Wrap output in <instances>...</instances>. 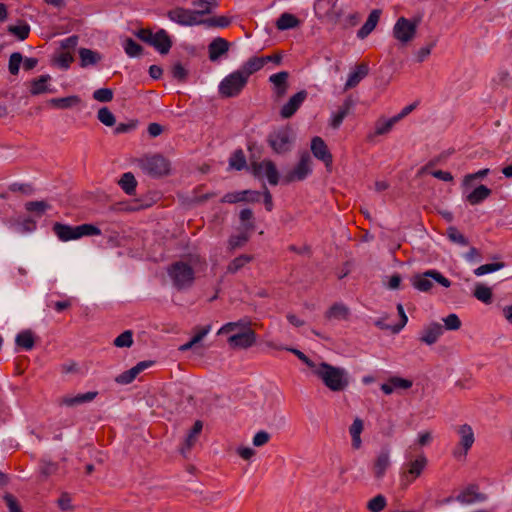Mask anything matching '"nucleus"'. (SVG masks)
I'll return each mask as SVG.
<instances>
[{"label": "nucleus", "instance_id": "13", "mask_svg": "<svg viewBox=\"0 0 512 512\" xmlns=\"http://www.w3.org/2000/svg\"><path fill=\"white\" fill-rule=\"evenodd\" d=\"M252 172L257 177L266 176L271 185H277L279 182V174L275 164L271 160H264L251 165Z\"/></svg>", "mask_w": 512, "mask_h": 512}, {"label": "nucleus", "instance_id": "1", "mask_svg": "<svg viewBox=\"0 0 512 512\" xmlns=\"http://www.w3.org/2000/svg\"><path fill=\"white\" fill-rule=\"evenodd\" d=\"M313 373L333 392L344 391L349 385L348 372L342 367L321 362L315 367Z\"/></svg>", "mask_w": 512, "mask_h": 512}, {"label": "nucleus", "instance_id": "36", "mask_svg": "<svg viewBox=\"0 0 512 512\" xmlns=\"http://www.w3.org/2000/svg\"><path fill=\"white\" fill-rule=\"evenodd\" d=\"M15 343L25 351H30L35 345V335L31 330H24L17 334Z\"/></svg>", "mask_w": 512, "mask_h": 512}, {"label": "nucleus", "instance_id": "9", "mask_svg": "<svg viewBox=\"0 0 512 512\" xmlns=\"http://www.w3.org/2000/svg\"><path fill=\"white\" fill-rule=\"evenodd\" d=\"M267 141L275 153L283 154L290 151L294 134L289 127H282L270 133Z\"/></svg>", "mask_w": 512, "mask_h": 512}, {"label": "nucleus", "instance_id": "54", "mask_svg": "<svg viewBox=\"0 0 512 512\" xmlns=\"http://www.w3.org/2000/svg\"><path fill=\"white\" fill-rule=\"evenodd\" d=\"M447 236L450 241L461 246H467L469 243L468 239L456 227H449L447 229Z\"/></svg>", "mask_w": 512, "mask_h": 512}, {"label": "nucleus", "instance_id": "63", "mask_svg": "<svg viewBox=\"0 0 512 512\" xmlns=\"http://www.w3.org/2000/svg\"><path fill=\"white\" fill-rule=\"evenodd\" d=\"M248 241V235L246 233H241L239 235H233L229 239V247L231 249H236L242 247Z\"/></svg>", "mask_w": 512, "mask_h": 512}, {"label": "nucleus", "instance_id": "50", "mask_svg": "<svg viewBox=\"0 0 512 512\" xmlns=\"http://www.w3.org/2000/svg\"><path fill=\"white\" fill-rule=\"evenodd\" d=\"M7 30L19 40L23 41L29 36L30 26L27 23H23L21 25H10Z\"/></svg>", "mask_w": 512, "mask_h": 512}, {"label": "nucleus", "instance_id": "25", "mask_svg": "<svg viewBox=\"0 0 512 512\" xmlns=\"http://www.w3.org/2000/svg\"><path fill=\"white\" fill-rule=\"evenodd\" d=\"M97 395V391H89L86 393L77 394L75 396H64L58 400V403L59 405H65L69 407L77 406L93 401Z\"/></svg>", "mask_w": 512, "mask_h": 512}, {"label": "nucleus", "instance_id": "19", "mask_svg": "<svg viewBox=\"0 0 512 512\" xmlns=\"http://www.w3.org/2000/svg\"><path fill=\"white\" fill-rule=\"evenodd\" d=\"M260 200V193L252 190H244L239 192L227 193L221 199L223 203H238V202H258Z\"/></svg>", "mask_w": 512, "mask_h": 512}, {"label": "nucleus", "instance_id": "26", "mask_svg": "<svg viewBox=\"0 0 512 512\" xmlns=\"http://www.w3.org/2000/svg\"><path fill=\"white\" fill-rule=\"evenodd\" d=\"M289 74L286 71H281L275 74H272L269 77V81L274 86V93L277 98H282L288 89V80Z\"/></svg>", "mask_w": 512, "mask_h": 512}, {"label": "nucleus", "instance_id": "49", "mask_svg": "<svg viewBox=\"0 0 512 512\" xmlns=\"http://www.w3.org/2000/svg\"><path fill=\"white\" fill-rule=\"evenodd\" d=\"M387 506V500L382 494H378L367 502L370 512H382Z\"/></svg>", "mask_w": 512, "mask_h": 512}, {"label": "nucleus", "instance_id": "46", "mask_svg": "<svg viewBox=\"0 0 512 512\" xmlns=\"http://www.w3.org/2000/svg\"><path fill=\"white\" fill-rule=\"evenodd\" d=\"M123 49L125 53L129 57H138L142 53V46L138 44L136 41H134L132 38H126L124 39L122 43Z\"/></svg>", "mask_w": 512, "mask_h": 512}, {"label": "nucleus", "instance_id": "17", "mask_svg": "<svg viewBox=\"0 0 512 512\" xmlns=\"http://www.w3.org/2000/svg\"><path fill=\"white\" fill-rule=\"evenodd\" d=\"M160 54H167L172 47V39L168 32L164 29H159L156 33H153L150 44Z\"/></svg>", "mask_w": 512, "mask_h": 512}, {"label": "nucleus", "instance_id": "37", "mask_svg": "<svg viewBox=\"0 0 512 512\" xmlns=\"http://www.w3.org/2000/svg\"><path fill=\"white\" fill-rule=\"evenodd\" d=\"M349 314V308L346 305L335 303L326 312L325 317L329 320H346Z\"/></svg>", "mask_w": 512, "mask_h": 512}, {"label": "nucleus", "instance_id": "58", "mask_svg": "<svg viewBox=\"0 0 512 512\" xmlns=\"http://www.w3.org/2000/svg\"><path fill=\"white\" fill-rule=\"evenodd\" d=\"M489 172H490V170L488 168H484V169L477 171L476 173L467 174L463 178L462 186L469 187L474 180L482 179V178L486 177L489 174Z\"/></svg>", "mask_w": 512, "mask_h": 512}, {"label": "nucleus", "instance_id": "2", "mask_svg": "<svg viewBox=\"0 0 512 512\" xmlns=\"http://www.w3.org/2000/svg\"><path fill=\"white\" fill-rule=\"evenodd\" d=\"M52 230L57 238L62 242L80 239L84 236L100 235L101 230L92 224H81L71 226L60 222L54 223Z\"/></svg>", "mask_w": 512, "mask_h": 512}, {"label": "nucleus", "instance_id": "33", "mask_svg": "<svg viewBox=\"0 0 512 512\" xmlns=\"http://www.w3.org/2000/svg\"><path fill=\"white\" fill-rule=\"evenodd\" d=\"M380 10H373L363 26L358 30L357 37L360 39L366 38L376 27L380 19Z\"/></svg>", "mask_w": 512, "mask_h": 512}, {"label": "nucleus", "instance_id": "7", "mask_svg": "<svg viewBox=\"0 0 512 512\" xmlns=\"http://www.w3.org/2000/svg\"><path fill=\"white\" fill-rule=\"evenodd\" d=\"M433 281L445 288L451 286V281L437 270H427L422 274L415 275L412 278V285L421 292H428L433 286Z\"/></svg>", "mask_w": 512, "mask_h": 512}, {"label": "nucleus", "instance_id": "3", "mask_svg": "<svg viewBox=\"0 0 512 512\" xmlns=\"http://www.w3.org/2000/svg\"><path fill=\"white\" fill-rule=\"evenodd\" d=\"M167 274L178 290L190 288L195 280L194 269L183 261L172 263L167 269Z\"/></svg>", "mask_w": 512, "mask_h": 512}, {"label": "nucleus", "instance_id": "16", "mask_svg": "<svg viewBox=\"0 0 512 512\" xmlns=\"http://www.w3.org/2000/svg\"><path fill=\"white\" fill-rule=\"evenodd\" d=\"M311 151L317 159L324 162L326 167H330L332 165V155L329 152L327 145L325 144L322 138L316 136L312 139Z\"/></svg>", "mask_w": 512, "mask_h": 512}, {"label": "nucleus", "instance_id": "45", "mask_svg": "<svg viewBox=\"0 0 512 512\" xmlns=\"http://www.w3.org/2000/svg\"><path fill=\"white\" fill-rule=\"evenodd\" d=\"M246 166V157L243 150L234 151L229 159V167L235 170H242Z\"/></svg>", "mask_w": 512, "mask_h": 512}, {"label": "nucleus", "instance_id": "31", "mask_svg": "<svg viewBox=\"0 0 512 512\" xmlns=\"http://www.w3.org/2000/svg\"><path fill=\"white\" fill-rule=\"evenodd\" d=\"M492 191L485 185H479L473 191L466 195L465 199L470 205H478L486 200Z\"/></svg>", "mask_w": 512, "mask_h": 512}, {"label": "nucleus", "instance_id": "24", "mask_svg": "<svg viewBox=\"0 0 512 512\" xmlns=\"http://www.w3.org/2000/svg\"><path fill=\"white\" fill-rule=\"evenodd\" d=\"M443 332L444 328L439 323H430L429 325L423 328L420 336V341L427 345H433L438 341Z\"/></svg>", "mask_w": 512, "mask_h": 512}, {"label": "nucleus", "instance_id": "4", "mask_svg": "<svg viewBox=\"0 0 512 512\" xmlns=\"http://www.w3.org/2000/svg\"><path fill=\"white\" fill-rule=\"evenodd\" d=\"M208 10H192L183 7H176L167 12L170 21L180 26H198L202 24V16Z\"/></svg>", "mask_w": 512, "mask_h": 512}, {"label": "nucleus", "instance_id": "22", "mask_svg": "<svg viewBox=\"0 0 512 512\" xmlns=\"http://www.w3.org/2000/svg\"><path fill=\"white\" fill-rule=\"evenodd\" d=\"M152 365L151 361H141L137 363L134 367L131 369L119 374L115 381L118 384L127 385L134 381V379L145 369L150 367Z\"/></svg>", "mask_w": 512, "mask_h": 512}, {"label": "nucleus", "instance_id": "34", "mask_svg": "<svg viewBox=\"0 0 512 512\" xmlns=\"http://www.w3.org/2000/svg\"><path fill=\"white\" fill-rule=\"evenodd\" d=\"M353 106V101L350 98L345 99L341 107L336 113H333L330 120V125L337 129L342 124L344 118L348 115Z\"/></svg>", "mask_w": 512, "mask_h": 512}, {"label": "nucleus", "instance_id": "20", "mask_svg": "<svg viewBox=\"0 0 512 512\" xmlns=\"http://www.w3.org/2000/svg\"><path fill=\"white\" fill-rule=\"evenodd\" d=\"M230 43L222 38L216 37L214 38L210 44L208 45V53L209 59L212 62H216L223 55H226L229 51Z\"/></svg>", "mask_w": 512, "mask_h": 512}, {"label": "nucleus", "instance_id": "38", "mask_svg": "<svg viewBox=\"0 0 512 512\" xmlns=\"http://www.w3.org/2000/svg\"><path fill=\"white\" fill-rule=\"evenodd\" d=\"M51 77L49 75H41L39 78L31 81L30 93L32 95H40L51 90L48 87V82Z\"/></svg>", "mask_w": 512, "mask_h": 512}, {"label": "nucleus", "instance_id": "62", "mask_svg": "<svg viewBox=\"0 0 512 512\" xmlns=\"http://www.w3.org/2000/svg\"><path fill=\"white\" fill-rule=\"evenodd\" d=\"M211 325L197 326L194 328L195 334L191 340L197 345L199 344L211 331Z\"/></svg>", "mask_w": 512, "mask_h": 512}, {"label": "nucleus", "instance_id": "39", "mask_svg": "<svg viewBox=\"0 0 512 512\" xmlns=\"http://www.w3.org/2000/svg\"><path fill=\"white\" fill-rule=\"evenodd\" d=\"M300 21L291 13H283L276 21V27L280 31L293 29L299 25Z\"/></svg>", "mask_w": 512, "mask_h": 512}, {"label": "nucleus", "instance_id": "18", "mask_svg": "<svg viewBox=\"0 0 512 512\" xmlns=\"http://www.w3.org/2000/svg\"><path fill=\"white\" fill-rule=\"evenodd\" d=\"M307 92L305 90H301L294 94L288 102L282 107L280 114L283 118L287 119L292 117L296 111L300 108L302 103L307 98Z\"/></svg>", "mask_w": 512, "mask_h": 512}, {"label": "nucleus", "instance_id": "60", "mask_svg": "<svg viewBox=\"0 0 512 512\" xmlns=\"http://www.w3.org/2000/svg\"><path fill=\"white\" fill-rule=\"evenodd\" d=\"M58 507L64 511V512H70L73 511L74 506L72 504V498L70 494L67 492L61 493L58 501H57Z\"/></svg>", "mask_w": 512, "mask_h": 512}, {"label": "nucleus", "instance_id": "61", "mask_svg": "<svg viewBox=\"0 0 512 512\" xmlns=\"http://www.w3.org/2000/svg\"><path fill=\"white\" fill-rule=\"evenodd\" d=\"M58 471V464L50 460L43 459L40 465V472L45 477L55 474Z\"/></svg>", "mask_w": 512, "mask_h": 512}, {"label": "nucleus", "instance_id": "44", "mask_svg": "<svg viewBox=\"0 0 512 512\" xmlns=\"http://www.w3.org/2000/svg\"><path fill=\"white\" fill-rule=\"evenodd\" d=\"M397 122V118L394 117L389 119L381 118L377 120L375 123V135H385L389 133Z\"/></svg>", "mask_w": 512, "mask_h": 512}, {"label": "nucleus", "instance_id": "43", "mask_svg": "<svg viewBox=\"0 0 512 512\" xmlns=\"http://www.w3.org/2000/svg\"><path fill=\"white\" fill-rule=\"evenodd\" d=\"M253 257L247 254H242L233 259L227 266V273L235 274L241 270L245 265L252 261Z\"/></svg>", "mask_w": 512, "mask_h": 512}, {"label": "nucleus", "instance_id": "29", "mask_svg": "<svg viewBox=\"0 0 512 512\" xmlns=\"http://www.w3.org/2000/svg\"><path fill=\"white\" fill-rule=\"evenodd\" d=\"M369 72L368 65L365 63H361L356 66L355 70H353L345 83V90L356 87L362 79H364Z\"/></svg>", "mask_w": 512, "mask_h": 512}, {"label": "nucleus", "instance_id": "23", "mask_svg": "<svg viewBox=\"0 0 512 512\" xmlns=\"http://www.w3.org/2000/svg\"><path fill=\"white\" fill-rule=\"evenodd\" d=\"M203 429V422L201 420H197L192 428L187 433L184 442L180 448V453L183 456H187L188 452L194 445L197 443L199 435Z\"/></svg>", "mask_w": 512, "mask_h": 512}, {"label": "nucleus", "instance_id": "6", "mask_svg": "<svg viewBox=\"0 0 512 512\" xmlns=\"http://www.w3.org/2000/svg\"><path fill=\"white\" fill-rule=\"evenodd\" d=\"M248 79L245 74L239 70L227 75L219 84V93L221 96L230 98L240 94L246 86Z\"/></svg>", "mask_w": 512, "mask_h": 512}, {"label": "nucleus", "instance_id": "51", "mask_svg": "<svg viewBox=\"0 0 512 512\" xmlns=\"http://www.w3.org/2000/svg\"><path fill=\"white\" fill-rule=\"evenodd\" d=\"M25 208L27 211L33 212L38 217H41L50 206L45 201H30L25 204Z\"/></svg>", "mask_w": 512, "mask_h": 512}, {"label": "nucleus", "instance_id": "30", "mask_svg": "<svg viewBox=\"0 0 512 512\" xmlns=\"http://www.w3.org/2000/svg\"><path fill=\"white\" fill-rule=\"evenodd\" d=\"M246 329H251L250 328V321L248 319H240L236 322H228L226 324H224L217 332L218 335H225V334H229V336L231 334H234V333H239V332H245Z\"/></svg>", "mask_w": 512, "mask_h": 512}, {"label": "nucleus", "instance_id": "56", "mask_svg": "<svg viewBox=\"0 0 512 512\" xmlns=\"http://www.w3.org/2000/svg\"><path fill=\"white\" fill-rule=\"evenodd\" d=\"M23 61V56L19 52H14L9 57L8 70L12 75L19 73L20 65Z\"/></svg>", "mask_w": 512, "mask_h": 512}, {"label": "nucleus", "instance_id": "11", "mask_svg": "<svg viewBox=\"0 0 512 512\" xmlns=\"http://www.w3.org/2000/svg\"><path fill=\"white\" fill-rule=\"evenodd\" d=\"M427 458L421 454L416 459L406 464V470L401 474V484L404 487L409 486L418 478L427 465Z\"/></svg>", "mask_w": 512, "mask_h": 512}, {"label": "nucleus", "instance_id": "48", "mask_svg": "<svg viewBox=\"0 0 512 512\" xmlns=\"http://www.w3.org/2000/svg\"><path fill=\"white\" fill-rule=\"evenodd\" d=\"M230 22H231L230 19L226 16H216V17H211L208 19L202 18L201 25H204L208 28H212V27L226 28L230 25Z\"/></svg>", "mask_w": 512, "mask_h": 512}, {"label": "nucleus", "instance_id": "27", "mask_svg": "<svg viewBox=\"0 0 512 512\" xmlns=\"http://www.w3.org/2000/svg\"><path fill=\"white\" fill-rule=\"evenodd\" d=\"M270 60H272L271 56L252 57L244 63L239 71L242 74H245L248 79L250 75L262 69L266 63L270 62Z\"/></svg>", "mask_w": 512, "mask_h": 512}, {"label": "nucleus", "instance_id": "41", "mask_svg": "<svg viewBox=\"0 0 512 512\" xmlns=\"http://www.w3.org/2000/svg\"><path fill=\"white\" fill-rule=\"evenodd\" d=\"M364 423L361 418H355L353 424L349 428L350 435L352 437V446L355 449L361 447V432L363 431Z\"/></svg>", "mask_w": 512, "mask_h": 512}, {"label": "nucleus", "instance_id": "40", "mask_svg": "<svg viewBox=\"0 0 512 512\" xmlns=\"http://www.w3.org/2000/svg\"><path fill=\"white\" fill-rule=\"evenodd\" d=\"M79 57L81 61L80 64L82 67L95 65L101 60V55L98 52H95L88 48H81L79 50Z\"/></svg>", "mask_w": 512, "mask_h": 512}, {"label": "nucleus", "instance_id": "32", "mask_svg": "<svg viewBox=\"0 0 512 512\" xmlns=\"http://www.w3.org/2000/svg\"><path fill=\"white\" fill-rule=\"evenodd\" d=\"M8 227L16 233H30L36 229V222L31 218L23 220H8Z\"/></svg>", "mask_w": 512, "mask_h": 512}, {"label": "nucleus", "instance_id": "28", "mask_svg": "<svg viewBox=\"0 0 512 512\" xmlns=\"http://www.w3.org/2000/svg\"><path fill=\"white\" fill-rule=\"evenodd\" d=\"M390 466V451L389 449H382L377 455L374 463V475L376 478L381 479L384 477L387 469Z\"/></svg>", "mask_w": 512, "mask_h": 512}, {"label": "nucleus", "instance_id": "5", "mask_svg": "<svg viewBox=\"0 0 512 512\" xmlns=\"http://www.w3.org/2000/svg\"><path fill=\"white\" fill-rule=\"evenodd\" d=\"M138 165L144 173L154 178L165 176L170 170L169 161L158 154L139 159Z\"/></svg>", "mask_w": 512, "mask_h": 512}, {"label": "nucleus", "instance_id": "21", "mask_svg": "<svg viewBox=\"0 0 512 512\" xmlns=\"http://www.w3.org/2000/svg\"><path fill=\"white\" fill-rule=\"evenodd\" d=\"M412 385L413 383L409 379L393 376L389 378L386 383L381 385V390L384 394L390 395L397 391L408 390Z\"/></svg>", "mask_w": 512, "mask_h": 512}, {"label": "nucleus", "instance_id": "55", "mask_svg": "<svg viewBox=\"0 0 512 512\" xmlns=\"http://www.w3.org/2000/svg\"><path fill=\"white\" fill-rule=\"evenodd\" d=\"M97 118L102 124L108 127L113 126L116 122L115 116L107 107H102L98 110Z\"/></svg>", "mask_w": 512, "mask_h": 512}, {"label": "nucleus", "instance_id": "53", "mask_svg": "<svg viewBox=\"0 0 512 512\" xmlns=\"http://www.w3.org/2000/svg\"><path fill=\"white\" fill-rule=\"evenodd\" d=\"M505 266L503 262L483 264L474 270L476 276H482L488 273H493L502 269Z\"/></svg>", "mask_w": 512, "mask_h": 512}, {"label": "nucleus", "instance_id": "64", "mask_svg": "<svg viewBox=\"0 0 512 512\" xmlns=\"http://www.w3.org/2000/svg\"><path fill=\"white\" fill-rule=\"evenodd\" d=\"M3 499L7 505L8 512H22L20 509V506H19L17 500L14 498V496H12L11 494H6L3 497Z\"/></svg>", "mask_w": 512, "mask_h": 512}, {"label": "nucleus", "instance_id": "47", "mask_svg": "<svg viewBox=\"0 0 512 512\" xmlns=\"http://www.w3.org/2000/svg\"><path fill=\"white\" fill-rule=\"evenodd\" d=\"M473 295L476 299L483 303H490L492 300V290L491 288L483 285V284H477L474 289Z\"/></svg>", "mask_w": 512, "mask_h": 512}, {"label": "nucleus", "instance_id": "52", "mask_svg": "<svg viewBox=\"0 0 512 512\" xmlns=\"http://www.w3.org/2000/svg\"><path fill=\"white\" fill-rule=\"evenodd\" d=\"M133 344V333L131 330H126L117 336L114 340V345L119 348H129Z\"/></svg>", "mask_w": 512, "mask_h": 512}, {"label": "nucleus", "instance_id": "59", "mask_svg": "<svg viewBox=\"0 0 512 512\" xmlns=\"http://www.w3.org/2000/svg\"><path fill=\"white\" fill-rule=\"evenodd\" d=\"M93 98L102 103L110 102L113 99V91L109 88H100L94 91Z\"/></svg>", "mask_w": 512, "mask_h": 512}, {"label": "nucleus", "instance_id": "42", "mask_svg": "<svg viewBox=\"0 0 512 512\" xmlns=\"http://www.w3.org/2000/svg\"><path fill=\"white\" fill-rule=\"evenodd\" d=\"M118 183H119L120 187L122 188V190L126 194H128V195L135 194L137 181L132 173H130V172L124 173Z\"/></svg>", "mask_w": 512, "mask_h": 512}, {"label": "nucleus", "instance_id": "14", "mask_svg": "<svg viewBox=\"0 0 512 512\" xmlns=\"http://www.w3.org/2000/svg\"><path fill=\"white\" fill-rule=\"evenodd\" d=\"M227 342L233 349H247L255 344L256 334L252 329H246L245 332L231 334Z\"/></svg>", "mask_w": 512, "mask_h": 512}, {"label": "nucleus", "instance_id": "10", "mask_svg": "<svg viewBox=\"0 0 512 512\" xmlns=\"http://www.w3.org/2000/svg\"><path fill=\"white\" fill-rule=\"evenodd\" d=\"M417 22L409 20L405 17H400L394 27L393 36L402 44H407L412 41L416 35Z\"/></svg>", "mask_w": 512, "mask_h": 512}, {"label": "nucleus", "instance_id": "12", "mask_svg": "<svg viewBox=\"0 0 512 512\" xmlns=\"http://www.w3.org/2000/svg\"><path fill=\"white\" fill-rule=\"evenodd\" d=\"M311 172V157L308 152H303L300 155V159L297 165L285 175L284 181L287 183L302 181L308 175H310Z\"/></svg>", "mask_w": 512, "mask_h": 512}, {"label": "nucleus", "instance_id": "35", "mask_svg": "<svg viewBox=\"0 0 512 512\" xmlns=\"http://www.w3.org/2000/svg\"><path fill=\"white\" fill-rule=\"evenodd\" d=\"M81 99L77 95H71L62 98H52L48 100V104L57 109H69L78 106Z\"/></svg>", "mask_w": 512, "mask_h": 512}, {"label": "nucleus", "instance_id": "57", "mask_svg": "<svg viewBox=\"0 0 512 512\" xmlns=\"http://www.w3.org/2000/svg\"><path fill=\"white\" fill-rule=\"evenodd\" d=\"M443 322L444 328L450 331H456L460 329L462 324L460 318L455 313H451L443 318Z\"/></svg>", "mask_w": 512, "mask_h": 512}, {"label": "nucleus", "instance_id": "8", "mask_svg": "<svg viewBox=\"0 0 512 512\" xmlns=\"http://www.w3.org/2000/svg\"><path fill=\"white\" fill-rule=\"evenodd\" d=\"M455 432L459 437V441L452 454L457 460H464L475 442L474 431L471 426L463 424L457 426Z\"/></svg>", "mask_w": 512, "mask_h": 512}, {"label": "nucleus", "instance_id": "15", "mask_svg": "<svg viewBox=\"0 0 512 512\" xmlns=\"http://www.w3.org/2000/svg\"><path fill=\"white\" fill-rule=\"evenodd\" d=\"M487 497L485 494L479 492L476 485H469L456 496L455 500L461 505L470 506L476 503H482L486 501Z\"/></svg>", "mask_w": 512, "mask_h": 512}]
</instances>
